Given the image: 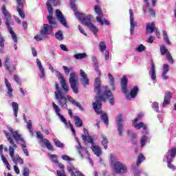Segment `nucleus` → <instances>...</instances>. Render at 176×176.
Returning a JSON list of instances; mask_svg holds the SVG:
<instances>
[{
  "label": "nucleus",
  "mask_w": 176,
  "mask_h": 176,
  "mask_svg": "<svg viewBox=\"0 0 176 176\" xmlns=\"http://www.w3.org/2000/svg\"><path fill=\"white\" fill-rule=\"evenodd\" d=\"M94 91L96 96L94 97L95 102L92 103L93 108L97 115H102L101 111L102 102H105L107 98L111 105H113L115 104V97L110 90H107V87L101 86V78L100 77L95 79Z\"/></svg>",
  "instance_id": "obj_1"
},
{
  "label": "nucleus",
  "mask_w": 176,
  "mask_h": 176,
  "mask_svg": "<svg viewBox=\"0 0 176 176\" xmlns=\"http://www.w3.org/2000/svg\"><path fill=\"white\" fill-rule=\"evenodd\" d=\"M50 2H52V0L47 1L46 3L47 9L49 13L47 19L50 25L44 23L41 31L34 36V39L37 42H41V41H43L44 38H47V35H50V30H52V28H57V22H56V19L53 18V7H52Z\"/></svg>",
  "instance_id": "obj_2"
},
{
  "label": "nucleus",
  "mask_w": 176,
  "mask_h": 176,
  "mask_svg": "<svg viewBox=\"0 0 176 176\" xmlns=\"http://www.w3.org/2000/svg\"><path fill=\"white\" fill-rule=\"evenodd\" d=\"M70 6L72 10L75 12L76 17L81 22L83 25L87 27L90 29V31L93 32L94 35H97V32H98V29L97 27L94 26L93 23H91V15H86L83 13H80L78 11V8H76V6L75 5V0H70Z\"/></svg>",
  "instance_id": "obj_3"
},
{
  "label": "nucleus",
  "mask_w": 176,
  "mask_h": 176,
  "mask_svg": "<svg viewBox=\"0 0 176 176\" xmlns=\"http://www.w3.org/2000/svg\"><path fill=\"white\" fill-rule=\"evenodd\" d=\"M55 89H56V91H54V95L56 100L58 101V104L60 107L65 108V109H68V104H67V101L69 100V102L74 104L75 102V100L69 95H67L65 97V95H64V93H63V91L60 89V86L58 85V84H55Z\"/></svg>",
  "instance_id": "obj_4"
},
{
  "label": "nucleus",
  "mask_w": 176,
  "mask_h": 176,
  "mask_svg": "<svg viewBox=\"0 0 176 176\" xmlns=\"http://www.w3.org/2000/svg\"><path fill=\"white\" fill-rule=\"evenodd\" d=\"M63 68L65 71V75H69V72H71L70 76L69 78L70 87L72 91L75 94H78V93H79V90L78 89L79 83H78V75H76V73L74 72V67H68L67 66H63Z\"/></svg>",
  "instance_id": "obj_5"
},
{
  "label": "nucleus",
  "mask_w": 176,
  "mask_h": 176,
  "mask_svg": "<svg viewBox=\"0 0 176 176\" xmlns=\"http://www.w3.org/2000/svg\"><path fill=\"white\" fill-rule=\"evenodd\" d=\"M168 153L170 155V158L168 155H166V158L167 159L166 163L168 164V167L173 171H175L176 170L175 166H174V164H173L172 163H173V159H174V157H175L176 156V148L173 147L170 148V151H168Z\"/></svg>",
  "instance_id": "obj_6"
},
{
  "label": "nucleus",
  "mask_w": 176,
  "mask_h": 176,
  "mask_svg": "<svg viewBox=\"0 0 176 176\" xmlns=\"http://www.w3.org/2000/svg\"><path fill=\"white\" fill-rule=\"evenodd\" d=\"M16 149H17V145H14V147H9L8 151L10 152V157H11L14 164H17V163H20V164H24V161H23V159H21L19 154H16L14 156V151H16Z\"/></svg>",
  "instance_id": "obj_7"
},
{
  "label": "nucleus",
  "mask_w": 176,
  "mask_h": 176,
  "mask_svg": "<svg viewBox=\"0 0 176 176\" xmlns=\"http://www.w3.org/2000/svg\"><path fill=\"white\" fill-rule=\"evenodd\" d=\"M113 168L116 174H126L127 173L126 165L119 161L114 162Z\"/></svg>",
  "instance_id": "obj_8"
},
{
  "label": "nucleus",
  "mask_w": 176,
  "mask_h": 176,
  "mask_svg": "<svg viewBox=\"0 0 176 176\" xmlns=\"http://www.w3.org/2000/svg\"><path fill=\"white\" fill-rule=\"evenodd\" d=\"M1 12L4 16V20L6 27H10V20L12 19V15L10 14V12H9L8 10H6V7L5 6H2Z\"/></svg>",
  "instance_id": "obj_9"
},
{
  "label": "nucleus",
  "mask_w": 176,
  "mask_h": 176,
  "mask_svg": "<svg viewBox=\"0 0 176 176\" xmlns=\"http://www.w3.org/2000/svg\"><path fill=\"white\" fill-rule=\"evenodd\" d=\"M6 69L10 72V75L13 74V71H16V65L10 64V58L6 56L4 58Z\"/></svg>",
  "instance_id": "obj_10"
},
{
  "label": "nucleus",
  "mask_w": 176,
  "mask_h": 176,
  "mask_svg": "<svg viewBox=\"0 0 176 176\" xmlns=\"http://www.w3.org/2000/svg\"><path fill=\"white\" fill-rule=\"evenodd\" d=\"M84 134L82 135L81 138L84 142H88V144H92L94 145V140L89 135V131L86 128L83 129Z\"/></svg>",
  "instance_id": "obj_11"
},
{
  "label": "nucleus",
  "mask_w": 176,
  "mask_h": 176,
  "mask_svg": "<svg viewBox=\"0 0 176 176\" xmlns=\"http://www.w3.org/2000/svg\"><path fill=\"white\" fill-rule=\"evenodd\" d=\"M116 124L118 126V131L119 135H122L123 133V115L119 114L116 118Z\"/></svg>",
  "instance_id": "obj_12"
},
{
  "label": "nucleus",
  "mask_w": 176,
  "mask_h": 176,
  "mask_svg": "<svg viewBox=\"0 0 176 176\" xmlns=\"http://www.w3.org/2000/svg\"><path fill=\"white\" fill-rule=\"evenodd\" d=\"M129 16H130V32L131 35L134 34V30L135 29V27H137V22L134 21V14L133 13V10H129Z\"/></svg>",
  "instance_id": "obj_13"
},
{
  "label": "nucleus",
  "mask_w": 176,
  "mask_h": 176,
  "mask_svg": "<svg viewBox=\"0 0 176 176\" xmlns=\"http://www.w3.org/2000/svg\"><path fill=\"white\" fill-rule=\"evenodd\" d=\"M56 14L58 20H59L60 24H63V27H66L68 28V24L67 23V19H65V17L64 16V14H63V12L60 10H56Z\"/></svg>",
  "instance_id": "obj_14"
},
{
  "label": "nucleus",
  "mask_w": 176,
  "mask_h": 176,
  "mask_svg": "<svg viewBox=\"0 0 176 176\" xmlns=\"http://www.w3.org/2000/svg\"><path fill=\"white\" fill-rule=\"evenodd\" d=\"M52 107L56 115L58 116V118H60L61 122H63V123H65V124H67V120L65 119V118H64V116L63 114L60 113V112H61V109H60L58 105H56L54 102H52Z\"/></svg>",
  "instance_id": "obj_15"
},
{
  "label": "nucleus",
  "mask_w": 176,
  "mask_h": 176,
  "mask_svg": "<svg viewBox=\"0 0 176 176\" xmlns=\"http://www.w3.org/2000/svg\"><path fill=\"white\" fill-rule=\"evenodd\" d=\"M10 131L16 142H19V141H20L23 144H25V140L24 138H21V135L19 133V131H13V129H10Z\"/></svg>",
  "instance_id": "obj_16"
},
{
  "label": "nucleus",
  "mask_w": 176,
  "mask_h": 176,
  "mask_svg": "<svg viewBox=\"0 0 176 176\" xmlns=\"http://www.w3.org/2000/svg\"><path fill=\"white\" fill-rule=\"evenodd\" d=\"M80 76H81V82H82L83 86H89L90 85L89 78H87V74L83 71V69L80 70Z\"/></svg>",
  "instance_id": "obj_17"
},
{
  "label": "nucleus",
  "mask_w": 176,
  "mask_h": 176,
  "mask_svg": "<svg viewBox=\"0 0 176 176\" xmlns=\"http://www.w3.org/2000/svg\"><path fill=\"white\" fill-rule=\"evenodd\" d=\"M140 119H141V117H138L132 120V124H135V129H137V130H140V129H143V130H146V126H145V124H144V122H140L138 124H135L137 122L140 120Z\"/></svg>",
  "instance_id": "obj_18"
},
{
  "label": "nucleus",
  "mask_w": 176,
  "mask_h": 176,
  "mask_svg": "<svg viewBox=\"0 0 176 176\" xmlns=\"http://www.w3.org/2000/svg\"><path fill=\"white\" fill-rule=\"evenodd\" d=\"M127 83H129V80L126 76H124L121 79V90L124 94L127 93Z\"/></svg>",
  "instance_id": "obj_19"
},
{
  "label": "nucleus",
  "mask_w": 176,
  "mask_h": 176,
  "mask_svg": "<svg viewBox=\"0 0 176 176\" xmlns=\"http://www.w3.org/2000/svg\"><path fill=\"white\" fill-rule=\"evenodd\" d=\"M156 28V23L155 22H148L146 25V34H152L155 32V28Z\"/></svg>",
  "instance_id": "obj_20"
},
{
  "label": "nucleus",
  "mask_w": 176,
  "mask_h": 176,
  "mask_svg": "<svg viewBox=\"0 0 176 176\" xmlns=\"http://www.w3.org/2000/svg\"><path fill=\"white\" fill-rule=\"evenodd\" d=\"M171 98H173V93H171L170 91L165 93L162 107H166V105H168V104L171 102Z\"/></svg>",
  "instance_id": "obj_21"
},
{
  "label": "nucleus",
  "mask_w": 176,
  "mask_h": 176,
  "mask_svg": "<svg viewBox=\"0 0 176 176\" xmlns=\"http://www.w3.org/2000/svg\"><path fill=\"white\" fill-rule=\"evenodd\" d=\"M138 91H140V88H138V86L135 85L131 90L130 94L126 96L127 100H130V97L131 98H135Z\"/></svg>",
  "instance_id": "obj_22"
},
{
  "label": "nucleus",
  "mask_w": 176,
  "mask_h": 176,
  "mask_svg": "<svg viewBox=\"0 0 176 176\" xmlns=\"http://www.w3.org/2000/svg\"><path fill=\"white\" fill-rule=\"evenodd\" d=\"M151 68L149 71V74L151 75V79L155 80V79H156V70L155 69V62H153V59L151 60Z\"/></svg>",
  "instance_id": "obj_23"
},
{
  "label": "nucleus",
  "mask_w": 176,
  "mask_h": 176,
  "mask_svg": "<svg viewBox=\"0 0 176 176\" xmlns=\"http://www.w3.org/2000/svg\"><path fill=\"white\" fill-rule=\"evenodd\" d=\"M4 134L6 135V137L7 138V140L8 141V142L10 144V146H9V148H14V145H17L14 143V140H13V138H12V137H10V133L4 131Z\"/></svg>",
  "instance_id": "obj_24"
},
{
  "label": "nucleus",
  "mask_w": 176,
  "mask_h": 176,
  "mask_svg": "<svg viewBox=\"0 0 176 176\" xmlns=\"http://www.w3.org/2000/svg\"><path fill=\"white\" fill-rule=\"evenodd\" d=\"M5 83L8 89L7 94H8L9 97H12L13 95L12 93H13V89H12V85H10V82H9V80H7V78H5Z\"/></svg>",
  "instance_id": "obj_25"
},
{
  "label": "nucleus",
  "mask_w": 176,
  "mask_h": 176,
  "mask_svg": "<svg viewBox=\"0 0 176 176\" xmlns=\"http://www.w3.org/2000/svg\"><path fill=\"white\" fill-rule=\"evenodd\" d=\"M10 35H11V38L12 39V41L15 43L18 42L17 40V35L16 34V33L14 32V31H13V29L12 28V26H8L7 27Z\"/></svg>",
  "instance_id": "obj_26"
},
{
  "label": "nucleus",
  "mask_w": 176,
  "mask_h": 176,
  "mask_svg": "<svg viewBox=\"0 0 176 176\" xmlns=\"http://www.w3.org/2000/svg\"><path fill=\"white\" fill-rule=\"evenodd\" d=\"M37 66L38 67L41 72L40 78L42 79V78H45V69H43V67L42 66V63L39 60V59H36Z\"/></svg>",
  "instance_id": "obj_27"
},
{
  "label": "nucleus",
  "mask_w": 176,
  "mask_h": 176,
  "mask_svg": "<svg viewBox=\"0 0 176 176\" xmlns=\"http://www.w3.org/2000/svg\"><path fill=\"white\" fill-rule=\"evenodd\" d=\"M74 124L76 127H82L83 126V121L79 118V116H74Z\"/></svg>",
  "instance_id": "obj_28"
},
{
  "label": "nucleus",
  "mask_w": 176,
  "mask_h": 176,
  "mask_svg": "<svg viewBox=\"0 0 176 176\" xmlns=\"http://www.w3.org/2000/svg\"><path fill=\"white\" fill-rule=\"evenodd\" d=\"M92 151L95 153V155H97L98 157L101 156V155L102 154V151H101V148H100L97 146H93Z\"/></svg>",
  "instance_id": "obj_29"
},
{
  "label": "nucleus",
  "mask_w": 176,
  "mask_h": 176,
  "mask_svg": "<svg viewBox=\"0 0 176 176\" xmlns=\"http://www.w3.org/2000/svg\"><path fill=\"white\" fill-rule=\"evenodd\" d=\"M60 85L65 93H68V91H69V87H68V84H67L65 80H60Z\"/></svg>",
  "instance_id": "obj_30"
},
{
  "label": "nucleus",
  "mask_w": 176,
  "mask_h": 176,
  "mask_svg": "<svg viewBox=\"0 0 176 176\" xmlns=\"http://www.w3.org/2000/svg\"><path fill=\"white\" fill-rule=\"evenodd\" d=\"M44 144L46 148L48 149V151H51V152L54 151V148H53V146L52 145V143H50V141H49V140L45 139Z\"/></svg>",
  "instance_id": "obj_31"
},
{
  "label": "nucleus",
  "mask_w": 176,
  "mask_h": 176,
  "mask_svg": "<svg viewBox=\"0 0 176 176\" xmlns=\"http://www.w3.org/2000/svg\"><path fill=\"white\" fill-rule=\"evenodd\" d=\"M12 108H13V111H14V115L15 118H17V114L19 113V104L16 102H13L12 103Z\"/></svg>",
  "instance_id": "obj_32"
},
{
  "label": "nucleus",
  "mask_w": 176,
  "mask_h": 176,
  "mask_svg": "<svg viewBox=\"0 0 176 176\" xmlns=\"http://www.w3.org/2000/svg\"><path fill=\"white\" fill-rule=\"evenodd\" d=\"M101 135L102 138V145H103L104 149H108V144L109 142L108 138H107L104 134H102Z\"/></svg>",
  "instance_id": "obj_33"
},
{
  "label": "nucleus",
  "mask_w": 176,
  "mask_h": 176,
  "mask_svg": "<svg viewBox=\"0 0 176 176\" xmlns=\"http://www.w3.org/2000/svg\"><path fill=\"white\" fill-rule=\"evenodd\" d=\"M148 140V133L144 135L140 140V147L144 148Z\"/></svg>",
  "instance_id": "obj_34"
},
{
  "label": "nucleus",
  "mask_w": 176,
  "mask_h": 176,
  "mask_svg": "<svg viewBox=\"0 0 176 176\" xmlns=\"http://www.w3.org/2000/svg\"><path fill=\"white\" fill-rule=\"evenodd\" d=\"M86 57H87L86 53H78L74 54V58H76V60H82L86 58Z\"/></svg>",
  "instance_id": "obj_35"
},
{
  "label": "nucleus",
  "mask_w": 176,
  "mask_h": 176,
  "mask_svg": "<svg viewBox=\"0 0 176 176\" xmlns=\"http://www.w3.org/2000/svg\"><path fill=\"white\" fill-rule=\"evenodd\" d=\"M55 38L58 39V41H64V34L61 30H58L55 33Z\"/></svg>",
  "instance_id": "obj_36"
},
{
  "label": "nucleus",
  "mask_w": 176,
  "mask_h": 176,
  "mask_svg": "<svg viewBox=\"0 0 176 176\" xmlns=\"http://www.w3.org/2000/svg\"><path fill=\"white\" fill-rule=\"evenodd\" d=\"M162 33H163V39L165 41V43H166L167 45H171V42L168 38V35L167 34V32H166V30H162Z\"/></svg>",
  "instance_id": "obj_37"
},
{
  "label": "nucleus",
  "mask_w": 176,
  "mask_h": 176,
  "mask_svg": "<svg viewBox=\"0 0 176 176\" xmlns=\"http://www.w3.org/2000/svg\"><path fill=\"white\" fill-rule=\"evenodd\" d=\"M145 160V157L144 156V154H139L137 161H136V164L137 166H140V164H142V162Z\"/></svg>",
  "instance_id": "obj_38"
},
{
  "label": "nucleus",
  "mask_w": 176,
  "mask_h": 176,
  "mask_svg": "<svg viewBox=\"0 0 176 176\" xmlns=\"http://www.w3.org/2000/svg\"><path fill=\"white\" fill-rule=\"evenodd\" d=\"M101 119L103 120L104 123L106 126H108L109 124V120L108 119V115H107L106 113H104L101 115Z\"/></svg>",
  "instance_id": "obj_39"
},
{
  "label": "nucleus",
  "mask_w": 176,
  "mask_h": 176,
  "mask_svg": "<svg viewBox=\"0 0 176 176\" xmlns=\"http://www.w3.org/2000/svg\"><path fill=\"white\" fill-rule=\"evenodd\" d=\"M107 76L109 77V79L110 80V85L113 87V90H115V78L110 73H109Z\"/></svg>",
  "instance_id": "obj_40"
},
{
  "label": "nucleus",
  "mask_w": 176,
  "mask_h": 176,
  "mask_svg": "<svg viewBox=\"0 0 176 176\" xmlns=\"http://www.w3.org/2000/svg\"><path fill=\"white\" fill-rule=\"evenodd\" d=\"M27 129L29 130L30 134H34V129H32V121L27 122Z\"/></svg>",
  "instance_id": "obj_41"
},
{
  "label": "nucleus",
  "mask_w": 176,
  "mask_h": 176,
  "mask_svg": "<svg viewBox=\"0 0 176 176\" xmlns=\"http://www.w3.org/2000/svg\"><path fill=\"white\" fill-rule=\"evenodd\" d=\"M160 50L161 52V54H162V56H164L165 54H167L168 52V50H167V48H166V47L164 45H161L160 47Z\"/></svg>",
  "instance_id": "obj_42"
},
{
  "label": "nucleus",
  "mask_w": 176,
  "mask_h": 176,
  "mask_svg": "<svg viewBox=\"0 0 176 176\" xmlns=\"http://www.w3.org/2000/svg\"><path fill=\"white\" fill-rule=\"evenodd\" d=\"M99 47H100V51L102 53H104V50L107 49V45L105 44V43H104V41H100L99 43Z\"/></svg>",
  "instance_id": "obj_43"
},
{
  "label": "nucleus",
  "mask_w": 176,
  "mask_h": 176,
  "mask_svg": "<svg viewBox=\"0 0 176 176\" xmlns=\"http://www.w3.org/2000/svg\"><path fill=\"white\" fill-rule=\"evenodd\" d=\"M54 143L57 146V148H64V144L60 142V140H58L56 139H53Z\"/></svg>",
  "instance_id": "obj_44"
},
{
  "label": "nucleus",
  "mask_w": 176,
  "mask_h": 176,
  "mask_svg": "<svg viewBox=\"0 0 176 176\" xmlns=\"http://www.w3.org/2000/svg\"><path fill=\"white\" fill-rule=\"evenodd\" d=\"M94 10L96 13L98 14V16H104V14L102 13V10H101V8H100V7H98V6H95Z\"/></svg>",
  "instance_id": "obj_45"
},
{
  "label": "nucleus",
  "mask_w": 176,
  "mask_h": 176,
  "mask_svg": "<svg viewBox=\"0 0 176 176\" xmlns=\"http://www.w3.org/2000/svg\"><path fill=\"white\" fill-rule=\"evenodd\" d=\"M16 10H17L19 16H21V17L22 19H25V14H24V12L21 9H20V7L17 6L16 7Z\"/></svg>",
  "instance_id": "obj_46"
},
{
  "label": "nucleus",
  "mask_w": 176,
  "mask_h": 176,
  "mask_svg": "<svg viewBox=\"0 0 176 176\" xmlns=\"http://www.w3.org/2000/svg\"><path fill=\"white\" fill-rule=\"evenodd\" d=\"M166 58L170 64H174V59L173 58V56H171V54H170V52L167 53Z\"/></svg>",
  "instance_id": "obj_47"
},
{
  "label": "nucleus",
  "mask_w": 176,
  "mask_h": 176,
  "mask_svg": "<svg viewBox=\"0 0 176 176\" xmlns=\"http://www.w3.org/2000/svg\"><path fill=\"white\" fill-rule=\"evenodd\" d=\"M152 108L156 112H159V102H154L152 104Z\"/></svg>",
  "instance_id": "obj_48"
},
{
  "label": "nucleus",
  "mask_w": 176,
  "mask_h": 176,
  "mask_svg": "<svg viewBox=\"0 0 176 176\" xmlns=\"http://www.w3.org/2000/svg\"><path fill=\"white\" fill-rule=\"evenodd\" d=\"M146 49V47H145V46L142 44H140L139 45V47L138 48H136L137 52H139V53H141L144 51H145V50Z\"/></svg>",
  "instance_id": "obj_49"
},
{
  "label": "nucleus",
  "mask_w": 176,
  "mask_h": 176,
  "mask_svg": "<svg viewBox=\"0 0 176 176\" xmlns=\"http://www.w3.org/2000/svg\"><path fill=\"white\" fill-rule=\"evenodd\" d=\"M163 68H164V70L162 72V74H164V75H167V72H168V71H169V66H168V65L164 64L163 65Z\"/></svg>",
  "instance_id": "obj_50"
},
{
  "label": "nucleus",
  "mask_w": 176,
  "mask_h": 176,
  "mask_svg": "<svg viewBox=\"0 0 176 176\" xmlns=\"http://www.w3.org/2000/svg\"><path fill=\"white\" fill-rule=\"evenodd\" d=\"M22 174L23 176H30V168L28 167L23 168Z\"/></svg>",
  "instance_id": "obj_51"
},
{
  "label": "nucleus",
  "mask_w": 176,
  "mask_h": 176,
  "mask_svg": "<svg viewBox=\"0 0 176 176\" xmlns=\"http://www.w3.org/2000/svg\"><path fill=\"white\" fill-rule=\"evenodd\" d=\"M131 141L135 144V145H137V135L135 133H132L131 135Z\"/></svg>",
  "instance_id": "obj_52"
},
{
  "label": "nucleus",
  "mask_w": 176,
  "mask_h": 176,
  "mask_svg": "<svg viewBox=\"0 0 176 176\" xmlns=\"http://www.w3.org/2000/svg\"><path fill=\"white\" fill-rule=\"evenodd\" d=\"M50 158L52 159V162L56 164H58V160H57V155H50Z\"/></svg>",
  "instance_id": "obj_53"
},
{
  "label": "nucleus",
  "mask_w": 176,
  "mask_h": 176,
  "mask_svg": "<svg viewBox=\"0 0 176 176\" xmlns=\"http://www.w3.org/2000/svg\"><path fill=\"white\" fill-rule=\"evenodd\" d=\"M62 159L63 160H65L66 162H72V160H74V159H72V158L69 157V156L65 155L62 156Z\"/></svg>",
  "instance_id": "obj_54"
},
{
  "label": "nucleus",
  "mask_w": 176,
  "mask_h": 176,
  "mask_svg": "<svg viewBox=\"0 0 176 176\" xmlns=\"http://www.w3.org/2000/svg\"><path fill=\"white\" fill-rule=\"evenodd\" d=\"M148 12L151 17H155L156 16V12H155V10H153V8H149Z\"/></svg>",
  "instance_id": "obj_55"
},
{
  "label": "nucleus",
  "mask_w": 176,
  "mask_h": 176,
  "mask_svg": "<svg viewBox=\"0 0 176 176\" xmlns=\"http://www.w3.org/2000/svg\"><path fill=\"white\" fill-rule=\"evenodd\" d=\"M73 104L75 105L76 107H78V108H79L80 111H84L83 107H82L80 103H79V102L74 101Z\"/></svg>",
  "instance_id": "obj_56"
},
{
  "label": "nucleus",
  "mask_w": 176,
  "mask_h": 176,
  "mask_svg": "<svg viewBox=\"0 0 176 176\" xmlns=\"http://www.w3.org/2000/svg\"><path fill=\"white\" fill-rule=\"evenodd\" d=\"M104 16H98L96 17V20L98 23H100V24H101V25H104V21H102V17Z\"/></svg>",
  "instance_id": "obj_57"
},
{
  "label": "nucleus",
  "mask_w": 176,
  "mask_h": 176,
  "mask_svg": "<svg viewBox=\"0 0 176 176\" xmlns=\"http://www.w3.org/2000/svg\"><path fill=\"white\" fill-rule=\"evenodd\" d=\"M56 76L60 80H65V78H64V77L63 76V74H61V73H60L59 72H56Z\"/></svg>",
  "instance_id": "obj_58"
},
{
  "label": "nucleus",
  "mask_w": 176,
  "mask_h": 176,
  "mask_svg": "<svg viewBox=\"0 0 176 176\" xmlns=\"http://www.w3.org/2000/svg\"><path fill=\"white\" fill-rule=\"evenodd\" d=\"M14 80L17 83V85H21V82H20V78H19V76L14 75Z\"/></svg>",
  "instance_id": "obj_59"
},
{
  "label": "nucleus",
  "mask_w": 176,
  "mask_h": 176,
  "mask_svg": "<svg viewBox=\"0 0 176 176\" xmlns=\"http://www.w3.org/2000/svg\"><path fill=\"white\" fill-rule=\"evenodd\" d=\"M78 30L79 31L81 32V34H82L83 35H87V34H86V32L85 31V29H83V28H82V26L80 25H79L78 26Z\"/></svg>",
  "instance_id": "obj_60"
},
{
  "label": "nucleus",
  "mask_w": 176,
  "mask_h": 176,
  "mask_svg": "<svg viewBox=\"0 0 176 176\" xmlns=\"http://www.w3.org/2000/svg\"><path fill=\"white\" fill-rule=\"evenodd\" d=\"M56 174L58 176H67V175H65V170H63V171L56 170Z\"/></svg>",
  "instance_id": "obj_61"
},
{
  "label": "nucleus",
  "mask_w": 176,
  "mask_h": 176,
  "mask_svg": "<svg viewBox=\"0 0 176 176\" xmlns=\"http://www.w3.org/2000/svg\"><path fill=\"white\" fill-rule=\"evenodd\" d=\"M155 41V37L153 36H150L147 40L148 43H153Z\"/></svg>",
  "instance_id": "obj_62"
},
{
  "label": "nucleus",
  "mask_w": 176,
  "mask_h": 176,
  "mask_svg": "<svg viewBox=\"0 0 176 176\" xmlns=\"http://www.w3.org/2000/svg\"><path fill=\"white\" fill-rule=\"evenodd\" d=\"M3 42H5V38H3V37H1L0 38V46L3 48L5 47V43Z\"/></svg>",
  "instance_id": "obj_63"
},
{
  "label": "nucleus",
  "mask_w": 176,
  "mask_h": 176,
  "mask_svg": "<svg viewBox=\"0 0 176 176\" xmlns=\"http://www.w3.org/2000/svg\"><path fill=\"white\" fill-rule=\"evenodd\" d=\"M60 47L61 50H63V52H68V48H67V46L64 44H60Z\"/></svg>",
  "instance_id": "obj_64"
}]
</instances>
